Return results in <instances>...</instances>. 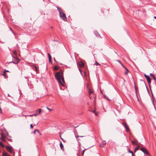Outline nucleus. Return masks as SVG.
<instances>
[{
	"label": "nucleus",
	"instance_id": "nucleus-13",
	"mask_svg": "<svg viewBox=\"0 0 156 156\" xmlns=\"http://www.w3.org/2000/svg\"><path fill=\"white\" fill-rule=\"evenodd\" d=\"M2 75L4 76L5 78H6L7 76V74L5 72V71H4L3 74Z\"/></svg>",
	"mask_w": 156,
	"mask_h": 156
},
{
	"label": "nucleus",
	"instance_id": "nucleus-30",
	"mask_svg": "<svg viewBox=\"0 0 156 156\" xmlns=\"http://www.w3.org/2000/svg\"><path fill=\"white\" fill-rule=\"evenodd\" d=\"M84 65H83V63H81L80 65V66L81 67H83Z\"/></svg>",
	"mask_w": 156,
	"mask_h": 156
},
{
	"label": "nucleus",
	"instance_id": "nucleus-2",
	"mask_svg": "<svg viewBox=\"0 0 156 156\" xmlns=\"http://www.w3.org/2000/svg\"><path fill=\"white\" fill-rule=\"evenodd\" d=\"M59 14L60 17L64 21L67 20V18L66 17V15L65 14L63 13V11L62 12H60Z\"/></svg>",
	"mask_w": 156,
	"mask_h": 156
},
{
	"label": "nucleus",
	"instance_id": "nucleus-19",
	"mask_svg": "<svg viewBox=\"0 0 156 156\" xmlns=\"http://www.w3.org/2000/svg\"><path fill=\"white\" fill-rule=\"evenodd\" d=\"M9 28L10 30L12 31V33L13 34H15V33H14V32L13 31L11 27H9Z\"/></svg>",
	"mask_w": 156,
	"mask_h": 156
},
{
	"label": "nucleus",
	"instance_id": "nucleus-23",
	"mask_svg": "<svg viewBox=\"0 0 156 156\" xmlns=\"http://www.w3.org/2000/svg\"><path fill=\"white\" fill-rule=\"evenodd\" d=\"M94 34L96 36H98V35H99L97 32H94Z\"/></svg>",
	"mask_w": 156,
	"mask_h": 156
},
{
	"label": "nucleus",
	"instance_id": "nucleus-1",
	"mask_svg": "<svg viewBox=\"0 0 156 156\" xmlns=\"http://www.w3.org/2000/svg\"><path fill=\"white\" fill-rule=\"evenodd\" d=\"M55 76L60 84L63 86H65V82L63 78V73L62 71L57 72L55 74Z\"/></svg>",
	"mask_w": 156,
	"mask_h": 156
},
{
	"label": "nucleus",
	"instance_id": "nucleus-17",
	"mask_svg": "<svg viewBox=\"0 0 156 156\" xmlns=\"http://www.w3.org/2000/svg\"><path fill=\"white\" fill-rule=\"evenodd\" d=\"M36 131H37L38 133H40L38 129H36L34 131V134H35L36 133Z\"/></svg>",
	"mask_w": 156,
	"mask_h": 156
},
{
	"label": "nucleus",
	"instance_id": "nucleus-10",
	"mask_svg": "<svg viewBox=\"0 0 156 156\" xmlns=\"http://www.w3.org/2000/svg\"><path fill=\"white\" fill-rule=\"evenodd\" d=\"M106 144V142L105 141H103L102 142L101 144L100 145V146L101 147H102L104 145Z\"/></svg>",
	"mask_w": 156,
	"mask_h": 156
},
{
	"label": "nucleus",
	"instance_id": "nucleus-45",
	"mask_svg": "<svg viewBox=\"0 0 156 156\" xmlns=\"http://www.w3.org/2000/svg\"><path fill=\"white\" fill-rule=\"evenodd\" d=\"M79 69L80 72H81V70L80 69Z\"/></svg>",
	"mask_w": 156,
	"mask_h": 156
},
{
	"label": "nucleus",
	"instance_id": "nucleus-12",
	"mask_svg": "<svg viewBox=\"0 0 156 156\" xmlns=\"http://www.w3.org/2000/svg\"><path fill=\"white\" fill-rule=\"evenodd\" d=\"M60 146L61 148L62 149V150L63 151H64V148L63 147V146L62 142H61L60 143Z\"/></svg>",
	"mask_w": 156,
	"mask_h": 156
},
{
	"label": "nucleus",
	"instance_id": "nucleus-29",
	"mask_svg": "<svg viewBox=\"0 0 156 156\" xmlns=\"http://www.w3.org/2000/svg\"><path fill=\"white\" fill-rule=\"evenodd\" d=\"M152 77H153V79L154 80H155L156 79V77H155V76H154V75L153 76H152Z\"/></svg>",
	"mask_w": 156,
	"mask_h": 156
},
{
	"label": "nucleus",
	"instance_id": "nucleus-5",
	"mask_svg": "<svg viewBox=\"0 0 156 156\" xmlns=\"http://www.w3.org/2000/svg\"><path fill=\"white\" fill-rule=\"evenodd\" d=\"M144 76L147 79L148 83L149 84H150L151 83V80L149 76L148 75H147L146 74H144Z\"/></svg>",
	"mask_w": 156,
	"mask_h": 156
},
{
	"label": "nucleus",
	"instance_id": "nucleus-26",
	"mask_svg": "<svg viewBox=\"0 0 156 156\" xmlns=\"http://www.w3.org/2000/svg\"><path fill=\"white\" fill-rule=\"evenodd\" d=\"M34 70H35L36 72H37V67L36 66H35L34 67Z\"/></svg>",
	"mask_w": 156,
	"mask_h": 156
},
{
	"label": "nucleus",
	"instance_id": "nucleus-48",
	"mask_svg": "<svg viewBox=\"0 0 156 156\" xmlns=\"http://www.w3.org/2000/svg\"><path fill=\"white\" fill-rule=\"evenodd\" d=\"M54 61H55V58H54Z\"/></svg>",
	"mask_w": 156,
	"mask_h": 156
},
{
	"label": "nucleus",
	"instance_id": "nucleus-50",
	"mask_svg": "<svg viewBox=\"0 0 156 156\" xmlns=\"http://www.w3.org/2000/svg\"><path fill=\"white\" fill-rule=\"evenodd\" d=\"M105 98H106V97H105Z\"/></svg>",
	"mask_w": 156,
	"mask_h": 156
},
{
	"label": "nucleus",
	"instance_id": "nucleus-20",
	"mask_svg": "<svg viewBox=\"0 0 156 156\" xmlns=\"http://www.w3.org/2000/svg\"><path fill=\"white\" fill-rule=\"evenodd\" d=\"M139 147H140L139 146L135 148V152L136 151L138 150Z\"/></svg>",
	"mask_w": 156,
	"mask_h": 156
},
{
	"label": "nucleus",
	"instance_id": "nucleus-36",
	"mask_svg": "<svg viewBox=\"0 0 156 156\" xmlns=\"http://www.w3.org/2000/svg\"><path fill=\"white\" fill-rule=\"evenodd\" d=\"M46 108H47L48 110H49V111H51V110L50 109H49V108L48 107H46Z\"/></svg>",
	"mask_w": 156,
	"mask_h": 156
},
{
	"label": "nucleus",
	"instance_id": "nucleus-40",
	"mask_svg": "<svg viewBox=\"0 0 156 156\" xmlns=\"http://www.w3.org/2000/svg\"><path fill=\"white\" fill-rule=\"evenodd\" d=\"M84 136H77V137H83Z\"/></svg>",
	"mask_w": 156,
	"mask_h": 156
},
{
	"label": "nucleus",
	"instance_id": "nucleus-42",
	"mask_svg": "<svg viewBox=\"0 0 156 156\" xmlns=\"http://www.w3.org/2000/svg\"><path fill=\"white\" fill-rule=\"evenodd\" d=\"M9 141H12V139H9L8 140Z\"/></svg>",
	"mask_w": 156,
	"mask_h": 156
},
{
	"label": "nucleus",
	"instance_id": "nucleus-7",
	"mask_svg": "<svg viewBox=\"0 0 156 156\" xmlns=\"http://www.w3.org/2000/svg\"><path fill=\"white\" fill-rule=\"evenodd\" d=\"M6 148L10 153H12V148L11 147L9 146H6Z\"/></svg>",
	"mask_w": 156,
	"mask_h": 156
},
{
	"label": "nucleus",
	"instance_id": "nucleus-37",
	"mask_svg": "<svg viewBox=\"0 0 156 156\" xmlns=\"http://www.w3.org/2000/svg\"><path fill=\"white\" fill-rule=\"evenodd\" d=\"M150 75L152 77V76H153L154 75L152 74V73H150Z\"/></svg>",
	"mask_w": 156,
	"mask_h": 156
},
{
	"label": "nucleus",
	"instance_id": "nucleus-21",
	"mask_svg": "<svg viewBox=\"0 0 156 156\" xmlns=\"http://www.w3.org/2000/svg\"><path fill=\"white\" fill-rule=\"evenodd\" d=\"M129 152L132 154V156H133V152L132 151H130V150L129 151Z\"/></svg>",
	"mask_w": 156,
	"mask_h": 156
},
{
	"label": "nucleus",
	"instance_id": "nucleus-43",
	"mask_svg": "<svg viewBox=\"0 0 156 156\" xmlns=\"http://www.w3.org/2000/svg\"><path fill=\"white\" fill-rule=\"evenodd\" d=\"M61 138L63 140V141L64 142H65L64 140H63L61 137Z\"/></svg>",
	"mask_w": 156,
	"mask_h": 156
},
{
	"label": "nucleus",
	"instance_id": "nucleus-41",
	"mask_svg": "<svg viewBox=\"0 0 156 156\" xmlns=\"http://www.w3.org/2000/svg\"><path fill=\"white\" fill-rule=\"evenodd\" d=\"M4 71H5V72L6 73V72H9V71L8 70H5Z\"/></svg>",
	"mask_w": 156,
	"mask_h": 156
},
{
	"label": "nucleus",
	"instance_id": "nucleus-49",
	"mask_svg": "<svg viewBox=\"0 0 156 156\" xmlns=\"http://www.w3.org/2000/svg\"><path fill=\"white\" fill-rule=\"evenodd\" d=\"M93 112H94V111H93Z\"/></svg>",
	"mask_w": 156,
	"mask_h": 156
},
{
	"label": "nucleus",
	"instance_id": "nucleus-22",
	"mask_svg": "<svg viewBox=\"0 0 156 156\" xmlns=\"http://www.w3.org/2000/svg\"><path fill=\"white\" fill-rule=\"evenodd\" d=\"M48 55L49 59H51V57L50 54L48 53Z\"/></svg>",
	"mask_w": 156,
	"mask_h": 156
},
{
	"label": "nucleus",
	"instance_id": "nucleus-24",
	"mask_svg": "<svg viewBox=\"0 0 156 156\" xmlns=\"http://www.w3.org/2000/svg\"><path fill=\"white\" fill-rule=\"evenodd\" d=\"M0 146H2V147H4V146L2 144V142H0Z\"/></svg>",
	"mask_w": 156,
	"mask_h": 156
},
{
	"label": "nucleus",
	"instance_id": "nucleus-25",
	"mask_svg": "<svg viewBox=\"0 0 156 156\" xmlns=\"http://www.w3.org/2000/svg\"><path fill=\"white\" fill-rule=\"evenodd\" d=\"M117 61L118 62H119L121 64V65L123 67H125V66H123V65L122 64V63H121V62H120V61L119 60H117Z\"/></svg>",
	"mask_w": 156,
	"mask_h": 156
},
{
	"label": "nucleus",
	"instance_id": "nucleus-16",
	"mask_svg": "<svg viewBox=\"0 0 156 156\" xmlns=\"http://www.w3.org/2000/svg\"><path fill=\"white\" fill-rule=\"evenodd\" d=\"M54 69L55 70H57L58 69V67L56 66H54Z\"/></svg>",
	"mask_w": 156,
	"mask_h": 156
},
{
	"label": "nucleus",
	"instance_id": "nucleus-3",
	"mask_svg": "<svg viewBox=\"0 0 156 156\" xmlns=\"http://www.w3.org/2000/svg\"><path fill=\"white\" fill-rule=\"evenodd\" d=\"M41 111V109H37L35 111V112L36 113V114H35L28 115V116H30V117H32L33 116H36L40 114Z\"/></svg>",
	"mask_w": 156,
	"mask_h": 156
},
{
	"label": "nucleus",
	"instance_id": "nucleus-38",
	"mask_svg": "<svg viewBox=\"0 0 156 156\" xmlns=\"http://www.w3.org/2000/svg\"><path fill=\"white\" fill-rule=\"evenodd\" d=\"M25 78L27 79V81H28L29 80H28V79L27 78V77H25Z\"/></svg>",
	"mask_w": 156,
	"mask_h": 156
},
{
	"label": "nucleus",
	"instance_id": "nucleus-18",
	"mask_svg": "<svg viewBox=\"0 0 156 156\" xmlns=\"http://www.w3.org/2000/svg\"><path fill=\"white\" fill-rule=\"evenodd\" d=\"M13 54L15 55H17V53H16V50H14L13 51Z\"/></svg>",
	"mask_w": 156,
	"mask_h": 156
},
{
	"label": "nucleus",
	"instance_id": "nucleus-28",
	"mask_svg": "<svg viewBox=\"0 0 156 156\" xmlns=\"http://www.w3.org/2000/svg\"><path fill=\"white\" fill-rule=\"evenodd\" d=\"M87 88L89 89V84L88 83L87 84Z\"/></svg>",
	"mask_w": 156,
	"mask_h": 156
},
{
	"label": "nucleus",
	"instance_id": "nucleus-31",
	"mask_svg": "<svg viewBox=\"0 0 156 156\" xmlns=\"http://www.w3.org/2000/svg\"><path fill=\"white\" fill-rule=\"evenodd\" d=\"M85 150H86V149H84V150L83 151V152H82V155H83L84 152V151H85Z\"/></svg>",
	"mask_w": 156,
	"mask_h": 156
},
{
	"label": "nucleus",
	"instance_id": "nucleus-9",
	"mask_svg": "<svg viewBox=\"0 0 156 156\" xmlns=\"http://www.w3.org/2000/svg\"><path fill=\"white\" fill-rule=\"evenodd\" d=\"M88 92L89 95H90L91 93L93 92V90L90 87H89L88 89Z\"/></svg>",
	"mask_w": 156,
	"mask_h": 156
},
{
	"label": "nucleus",
	"instance_id": "nucleus-14",
	"mask_svg": "<svg viewBox=\"0 0 156 156\" xmlns=\"http://www.w3.org/2000/svg\"><path fill=\"white\" fill-rule=\"evenodd\" d=\"M57 10H58V12H59V13H60V12H62V11L61 9L60 8L57 7Z\"/></svg>",
	"mask_w": 156,
	"mask_h": 156
},
{
	"label": "nucleus",
	"instance_id": "nucleus-44",
	"mask_svg": "<svg viewBox=\"0 0 156 156\" xmlns=\"http://www.w3.org/2000/svg\"><path fill=\"white\" fill-rule=\"evenodd\" d=\"M95 115H96V116H97V115H98V114H97V113H95Z\"/></svg>",
	"mask_w": 156,
	"mask_h": 156
},
{
	"label": "nucleus",
	"instance_id": "nucleus-47",
	"mask_svg": "<svg viewBox=\"0 0 156 156\" xmlns=\"http://www.w3.org/2000/svg\"><path fill=\"white\" fill-rule=\"evenodd\" d=\"M135 89L136 90V86L135 87Z\"/></svg>",
	"mask_w": 156,
	"mask_h": 156
},
{
	"label": "nucleus",
	"instance_id": "nucleus-8",
	"mask_svg": "<svg viewBox=\"0 0 156 156\" xmlns=\"http://www.w3.org/2000/svg\"><path fill=\"white\" fill-rule=\"evenodd\" d=\"M16 62H14L12 61V62H10L9 63H14L15 64H17L19 62V59L17 58H16Z\"/></svg>",
	"mask_w": 156,
	"mask_h": 156
},
{
	"label": "nucleus",
	"instance_id": "nucleus-35",
	"mask_svg": "<svg viewBox=\"0 0 156 156\" xmlns=\"http://www.w3.org/2000/svg\"><path fill=\"white\" fill-rule=\"evenodd\" d=\"M1 139L3 141H4V137L2 136L1 138Z\"/></svg>",
	"mask_w": 156,
	"mask_h": 156
},
{
	"label": "nucleus",
	"instance_id": "nucleus-34",
	"mask_svg": "<svg viewBox=\"0 0 156 156\" xmlns=\"http://www.w3.org/2000/svg\"><path fill=\"white\" fill-rule=\"evenodd\" d=\"M30 128H33V127L32 126V124H31L30 125Z\"/></svg>",
	"mask_w": 156,
	"mask_h": 156
},
{
	"label": "nucleus",
	"instance_id": "nucleus-6",
	"mask_svg": "<svg viewBox=\"0 0 156 156\" xmlns=\"http://www.w3.org/2000/svg\"><path fill=\"white\" fill-rule=\"evenodd\" d=\"M123 124L126 129V131L127 132H128L129 129L127 124L126 123L124 122L123 123Z\"/></svg>",
	"mask_w": 156,
	"mask_h": 156
},
{
	"label": "nucleus",
	"instance_id": "nucleus-46",
	"mask_svg": "<svg viewBox=\"0 0 156 156\" xmlns=\"http://www.w3.org/2000/svg\"><path fill=\"white\" fill-rule=\"evenodd\" d=\"M154 18L156 19V16H154Z\"/></svg>",
	"mask_w": 156,
	"mask_h": 156
},
{
	"label": "nucleus",
	"instance_id": "nucleus-33",
	"mask_svg": "<svg viewBox=\"0 0 156 156\" xmlns=\"http://www.w3.org/2000/svg\"><path fill=\"white\" fill-rule=\"evenodd\" d=\"M132 142L133 144H135V142L134 141H132Z\"/></svg>",
	"mask_w": 156,
	"mask_h": 156
},
{
	"label": "nucleus",
	"instance_id": "nucleus-4",
	"mask_svg": "<svg viewBox=\"0 0 156 156\" xmlns=\"http://www.w3.org/2000/svg\"><path fill=\"white\" fill-rule=\"evenodd\" d=\"M140 150L144 154L147 155H149V154L147 151L144 148H141Z\"/></svg>",
	"mask_w": 156,
	"mask_h": 156
},
{
	"label": "nucleus",
	"instance_id": "nucleus-11",
	"mask_svg": "<svg viewBox=\"0 0 156 156\" xmlns=\"http://www.w3.org/2000/svg\"><path fill=\"white\" fill-rule=\"evenodd\" d=\"M2 156H11L9 155L6 152H4L2 153Z\"/></svg>",
	"mask_w": 156,
	"mask_h": 156
},
{
	"label": "nucleus",
	"instance_id": "nucleus-15",
	"mask_svg": "<svg viewBox=\"0 0 156 156\" xmlns=\"http://www.w3.org/2000/svg\"><path fill=\"white\" fill-rule=\"evenodd\" d=\"M124 68H125V69H126V72H125V74H126V75L128 74V73L129 72V71H128V70L126 68H125V67H124Z\"/></svg>",
	"mask_w": 156,
	"mask_h": 156
},
{
	"label": "nucleus",
	"instance_id": "nucleus-32",
	"mask_svg": "<svg viewBox=\"0 0 156 156\" xmlns=\"http://www.w3.org/2000/svg\"><path fill=\"white\" fill-rule=\"evenodd\" d=\"M51 59H49V62H50L51 63H52V62Z\"/></svg>",
	"mask_w": 156,
	"mask_h": 156
},
{
	"label": "nucleus",
	"instance_id": "nucleus-27",
	"mask_svg": "<svg viewBox=\"0 0 156 156\" xmlns=\"http://www.w3.org/2000/svg\"><path fill=\"white\" fill-rule=\"evenodd\" d=\"M95 65H99V64L96 61L95 62Z\"/></svg>",
	"mask_w": 156,
	"mask_h": 156
},
{
	"label": "nucleus",
	"instance_id": "nucleus-39",
	"mask_svg": "<svg viewBox=\"0 0 156 156\" xmlns=\"http://www.w3.org/2000/svg\"><path fill=\"white\" fill-rule=\"evenodd\" d=\"M2 112V109L1 108H0V113H1Z\"/></svg>",
	"mask_w": 156,
	"mask_h": 156
}]
</instances>
